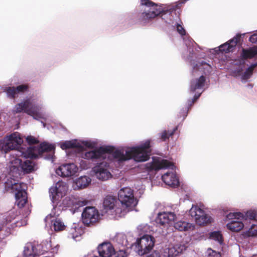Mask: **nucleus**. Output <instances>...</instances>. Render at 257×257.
Instances as JSON below:
<instances>
[{"label": "nucleus", "instance_id": "nucleus-30", "mask_svg": "<svg viewBox=\"0 0 257 257\" xmlns=\"http://www.w3.org/2000/svg\"><path fill=\"white\" fill-rule=\"evenodd\" d=\"M241 56L244 59L252 58L257 56V47L243 49Z\"/></svg>", "mask_w": 257, "mask_h": 257}, {"label": "nucleus", "instance_id": "nucleus-37", "mask_svg": "<svg viewBox=\"0 0 257 257\" xmlns=\"http://www.w3.org/2000/svg\"><path fill=\"white\" fill-rule=\"evenodd\" d=\"M207 257H220V254L219 252L212 250L211 248H209L206 251Z\"/></svg>", "mask_w": 257, "mask_h": 257}, {"label": "nucleus", "instance_id": "nucleus-42", "mask_svg": "<svg viewBox=\"0 0 257 257\" xmlns=\"http://www.w3.org/2000/svg\"><path fill=\"white\" fill-rule=\"evenodd\" d=\"M200 94L201 92H199V93L198 95L195 94L194 97V100H196L197 99H198V98L200 96Z\"/></svg>", "mask_w": 257, "mask_h": 257}, {"label": "nucleus", "instance_id": "nucleus-12", "mask_svg": "<svg viewBox=\"0 0 257 257\" xmlns=\"http://www.w3.org/2000/svg\"><path fill=\"white\" fill-rule=\"evenodd\" d=\"M190 215L199 225H203L212 221V218L198 206L193 205L189 210Z\"/></svg>", "mask_w": 257, "mask_h": 257}, {"label": "nucleus", "instance_id": "nucleus-11", "mask_svg": "<svg viewBox=\"0 0 257 257\" xmlns=\"http://www.w3.org/2000/svg\"><path fill=\"white\" fill-rule=\"evenodd\" d=\"M61 209L57 207H53L51 212L46 217V222L48 223L51 222V229L55 231H60L65 229V225L64 223L59 218H56L55 217L58 216L61 212Z\"/></svg>", "mask_w": 257, "mask_h": 257}, {"label": "nucleus", "instance_id": "nucleus-45", "mask_svg": "<svg viewBox=\"0 0 257 257\" xmlns=\"http://www.w3.org/2000/svg\"><path fill=\"white\" fill-rule=\"evenodd\" d=\"M82 167L83 168V169H86V167H85V166H82Z\"/></svg>", "mask_w": 257, "mask_h": 257}, {"label": "nucleus", "instance_id": "nucleus-28", "mask_svg": "<svg viewBox=\"0 0 257 257\" xmlns=\"http://www.w3.org/2000/svg\"><path fill=\"white\" fill-rule=\"evenodd\" d=\"M27 89V86L26 85H21L16 88L14 87H7L5 91L9 96L14 97L16 94L20 92H23Z\"/></svg>", "mask_w": 257, "mask_h": 257}, {"label": "nucleus", "instance_id": "nucleus-32", "mask_svg": "<svg viewBox=\"0 0 257 257\" xmlns=\"http://www.w3.org/2000/svg\"><path fill=\"white\" fill-rule=\"evenodd\" d=\"M243 216V219H246L248 223V226L251 223V221L256 220L257 218V212L254 210H250L244 213H242Z\"/></svg>", "mask_w": 257, "mask_h": 257}, {"label": "nucleus", "instance_id": "nucleus-14", "mask_svg": "<svg viewBox=\"0 0 257 257\" xmlns=\"http://www.w3.org/2000/svg\"><path fill=\"white\" fill-rule=\"evenodd\" d=\"M108 167L107 163L102 162L95 166L92 171L97 179L106 181L111 178V174L108 170Z\"/></svg>", "mask_w": 257, "mask_h": 257}, {"label": "nucleus", "instance_id": "nucleus-19", "mask_svg": "<svg viewBox=\"0 0 257 257\" xmlns=\"http://www.w3.org/2000/svg\"><path fill=\"white\" fill-rule=\"evenodd\" d=\"M117 203V200L115 197L112 196H107L104 199L103 206L106 212L110 211L112 215H114L116 219H118L119 218L116 217L115 211L116 208L118 207H116Z\"/></svg>", "mask_w": 257, "mask_h": 257}, {"label": "nucleus", "instance_id": "nucleus-43", "mask_svg": "<svg viewBox=\"0 0 257 257\" xmlns=\"http://www.w3.org/2000/svg\"><path fill=\"white\" fill-rule=\"evenodd\" d=\"M197 68L196 69V68H195V67H194V69H193V74H194V75H195V74H194V73H195V71L196 70H197Z\"/></svg>", "mask_w": 257, "mask_h": 257}, {"label": "nucleus", "instance_id": "nucleus-31", "mask_svg": "<svg viewBox=\"0 0 257 257\" xmlns=\"http://www.w3.org/2000/svg\"><path fill=\"white\" fill-rule=\"evenodd\" d=\"M243 235L247 237H253L257 235V224L251 223L247 227H245Z\"/></svg>", "mask_w": 257, "mask_h": 257}, {"label": "nucleus", "instance_id": "nucleus-16", "mask_svg": "<svg viewBox=\"0 0 257 257\" xmlns=\"http://www.w3.org/2000/svg\"><path fill=\"white\" fill-rule=\"evenodd\" d=\"M78 172V168L73 164H66L60 166L56 170V173L62 177H71Z\"/></svg>", "mask_w": 257, "mask_h": 257}, {"label": "nucleus", "instance_id": "nucleus-36", "mask_svg": "<svg viewBox=\"0 0 257 257\" xmlns=\"http://www.w3.org/2000/svg\"><path fill=\"white\" fill-rule=\"evenodd\" d=\"M46 249H44V251H50L51 252L55 253H57L58 250V245H55L54 247H52V244L50 242H48L46 244L45 246Z\"/></svg>", "mask_w": 257, "mask_h": 257}, {"label": "nucleus", "instance_id": "nucleus-33", "mask_svg": "<svg viewBox=\"0 0 257 257\" xmlns=\"http://www.w3.org/2000/svg\"><path fill=\"white\" fill-rule=\"evenodd\" d=\"M83 233V229L76 226L72 228L70 230V234L72 238L75 240H79L81 235Z\"/></svg>", "mask_w": 257, "mask_h": 257}, {"label": "nucleus", "instance_id": "nucleus-13", "mask_svg": "<svg viewBox=\"0 0 257 257\" xmlns=\"http://www.w3.org/2000/svg\"><path fill=\"white\" fill-rule=\"evenodd\" d=\"M99 217L98 210L93 207H86L82 213V221L87 225L96 222Z\"/></svg>", "mask_w": 257, "mask_h": 257}, {"label": "nucleus", "instance_id": "nucleus-6", "mask_svg": "<svg viewBox=\"0 0 257 257\" xmlns=\"http://www.w3.org/2000/svg\"><path fill=\"white\" fill-rule=\"evenodd\" d=\"M226 218L229 221L226 225V228L232 232H239L248 226L247 220H243L242 213L230 212L226 215Z\"/></svg>", "mask_w": 257, "mask_h": 257}, {"label": "nucleus", "instance_id": "nucleus-17", "mask_svg": "<svg viewBox=\"0 0 257 257\" xmlns=\"http://www.w3.org/2000/svg\"><path fill=\"white\" fill-rule=\"evenodd\" d=\"M174 165L166 160H161L153 158L152 162L146 164V168L148 170H159L161 169L171 168L174 169Z\"/></svg>", "mask_w": 257, "mask_h": 257}, {"label": "nucleus", "instance_id": "nucleus-23", "mask_svg": "<svg viewBox=\"0 0 257 257\" xmlns=\"http://www.w3.org/2000/svg\"><path fill=\"white\" fill-rule=\"evenodd\" d=\"M240 38L239 35H237L228 42L221 45L219 50L222 52L229 53L233 51Z\"/></svg>", "mask_w": 257, "mask_h": 257}, {"label": "nucleus", "instance_id": "nucleus-25", "mask_svg": "<svg viewBox=\"0 0 257 257\" xmlns=\"http://www.w3.org/2000/svg\"><path fill=\"white\" fill-rule=\"evenodd\" d=\"M162 178L164 183L169 186L175 187L179 185L178 178L173 172L165 174L162 176Z\"/></svg>", "mask_w": 257, "mask_h": 257}, {"label": "nucleus", "instance_id": "nucleus-24", "mask_svg": "<svg viewBox=\"0 0 257 257\" xmlns=\"http://www.w3.org/2000/svg\"><path fill=\"white\" fill-rule=\"evenodd\" d=\"M40 245L36 246L31 243H28L26 244L24 249V255L26 257H35V256L40 253Z\"/></svg>", "mask_w": 257, "mask_h": 257}, {"label": "nucleus", "instance_id": "nucleus-39", "mask_svg": "<svg viewBox=\"0 0 257 257\" xmlns=\"http://www.w3.org/2000/svg\"><path fill=\"white\" fill-rule=\"evenodd\" d=\"M27 142L32 145H34L38 143V141L32 136H29L26 139Z\"/></svg>", "mask_w": 257, "mask_h": 257}, {"label": "nucleus", "instance_id": "nucleus-18", "mask_svg": "<svg viewBox=\"0 0 257 257\" xmlns=\"http://www.w3.org/2000/svg\"><path fill=\"white\" fill-rule=\"evenodd\" d=\"M186 246L180 243L170 244L164 250V257H173L179 255L186 249Z\"/></svg>", "mask_w": 257, "mask_h": 257}, {"label": "nucleus", "instance_id": "nucleus-34", "mask_svg": "<svg viewBox=\"0 0 257 257\" xmlns=\"http://www.w3.org/2000/svg\"><path fill=\"white\" fill-rule=\"evenodd\" d=\"M210 238L217 241L220 244L223 242L222 235L219 231H215L211 232L210 234Z\"/></svg>", "mask_w": 257, "mask_h": 257}, {"label": "nucleus", "instance_id": "nucleus-8", "mask_svg": "<svg viewBox=\"0 0 257 257\" xmlns=\"http://www.w3.org/2000/svg\"><path fill=\"white\" fill-rule=\"evenodd\" d=\"M23 141L18 133L12 134L0 141V148L5 153L16 149Z\"/></svg>", "mask_w": 257, "mask_h": 257}, {"label": "nucleus", "instance_id": "nucleus-3", "mask_svg": "<svg viewBox=\"0 0 257 257\" xmlns=\"http://www.w3.org/2000/svg\"><path fill=\"white\" fill-rule=\"evenodd\" d=\"M96 146L94 142L73 140L65 141L60 144L63 150L76 148L78 152H82L81 157L86 159H113L118 161H125L133 158L136 161H147L150 156V142L146 141L139 146L132 148H125L121 150L109 151L106 149L100 148L98 149L83 152L87 149H93Z\"/></svg>", "mask_w": 257, "mask_h": 257}, {"label": "nucleus", "instance_id": "nucleus-7", "mask_svg": "<svg viewBox=\"0 0 257 257\" xmlns=\"http://www.w3.org/2000/svg\"><path fill=\"white\" fill-rule=\"evenodd\" d=\"M154 245L153 238L149 235H144L137 239L135 243L136 250L140 255L149 253Z\"/></svg>", "mask_w": 257, "mask_h": 257}, {"label": "nucleus", "instance_id": "nucleus-27", "mask_svg": "<svg viewBox=\"0 0 257 257\" xmlns=\"http://www.w3.org/2000/svg\"><path fill=\"white\" fill-rule=\"evenodd\" d=\"M205 79L202 75L199 78H196L193 79L190 84V90L192 92H194L197 89H200L204 86Z\"/></svg>", "mask_w": 257, "mask_h": 257}, {"label": "nucleus", "instance_id": "nucleus-44", "mask_svg": "<svg viewBox=\"0 0 257 257\" xmlns=\"http://www.w3.org/2000/svg\"><path fill=\"white\" fill-rule=\"evenodd\" d=\"M147 257H153V254H151V255H149Z\"/></svg>", "mask_w": 257, "mask_h": 257}, {"label": "nucleus", "instance_id": "nucleus-20", "mask_svg": "<svg viewBox=\"0 0 257 257\" xmlns=\"http://www.w3.org/2000/svg\"><path fill=\"white\" fill-rule=\"evenodd\" d=\"M61 199H60V201H59V203L56 204H53L54 207H57V208H60V206H63L64 207H75V208H77V205H78V207L81 205H84L85 204L83 202H81V205L79 204L80 202H77L76 199L73 197L72 196H66L64 198H63L62 200V202L60 203L61 201Z\"/></svg>", "mask_w": 257, "mask_h": 257}, {"label": "nucleus", "instance_id": "nucleus-5", "mask_svg": "<svg viewBox=\"0 0 257 257\" xmlns=\"http://www.w3.org/2000/svg\"><path fill=\"white\" fill-rule=\"evenodd\" d=\"M42 107L37 104L35 99L29 98L16 105L13 108L14 113L24 112L36 119L46 118V116L41 111Z\"/></svg>", "mask_w": 257, "mask_h": 257}, {"label": "nucleus", "instance_id": "nucleus-4", "mask_svg": "<svg viewBox=\"0 0 257 257\" xmlns=\"http://www.w3.org/2000/svg\"><path fill=\"white\" fill-rule=\"evenodd\" d=\"M118 199L121 204L115 210L116 218L124 216L138 204L137 199L134 197L133 190L129 187H124L119 190Z\"/></svg>", "mask_w": 257, "mask_h": 257}, {"label": "nucleus", "instance_id": "nucleus-29", "mask_svg": "<svg viewBox=\"0 0 257 257\" xmlns=\"http://www.w3.org/2000/svg\"><path fill=\"white\" fill-rule=\"evenodd\" d=\"M256 64L251 65L246 70V71L243 73H241L239 71L237 72V74H235V76L239 77L242 81H246L251 77L252 74L253 70L256 66Z\"/></svg>", "mask_w": 257, "mask_h": 257}, {"label": "nucleus", "instance_id": "nucleus-1", "mask_svg": "<svg viewBox=\"0 0 257 257\" xmlns=\"http://www.w3.org/2000/svg\"><path fill=\"white\" fill-rule=\"evenodd\" d=\"M54 149L53 145L44 143L37 146H31L25 153L17 151L10 155L7 163L9 176L6 187L15 193L16 203L19 207H24L27 202V187L26 184L19 183L15 179L19 178L22 171L28 173L34 169V163L26 158H35L43 152H53Z\"/></svg>", "mask_w": 257, "mask_h": 257}, {"label": "nucleus", "instance_id": "nucleus-21", "mask_svg": "<svg viewBox=\"0 0 257 257\" xmlns=\"http://www.w3.org/2000/svg\"><path fill=\"white\" fill-rule=\"evenodd\" d=\"M98 251L101 257H110L114 252V249L111 243H103L98 247Z\"/></svg>", "mask_w": 257, "mask_h": 257}, {"label": "nucleus", "instance_id": "nucleus-35", "mask_svg": "<svg viewBox=\"0 0 257 257\" xmlns=\"http://www.w3.org/2000/svg\"><path fill=\"white\" fill-rule=\"evenodd\" d=\"M16 216V214H15V210H12L10 212H9L7 215L6 216L5 218H4V223L7 224L9 222L12 221V220L14 219Z\"/></svg>", "mask_w": 257, "mask_h": 257}, {"label": "nucleus", "instance_id": "nucleus-46", "mask_svg": "<svg viewBox=\"0 0 257 257\" xmlns=\"http://www.w3.org/2000/svg\"><path fill=\"white\" fill-rule=\"evenodd\" d=\"M141 226H140L139 227V228L141 229Z\"/></svg>", "mask_w": 257, "mask_h": 257}, {"label": "nucleus", "instance_id": "nucleus-9", "mask_svg": "<svg viewBox=\"0 0 257 257\" xmlns=\"http://www.w3.org/2000/svg\"><path fill=\"white\" fill-rule=\"evenodd\" d=\"M141 4L146 6L145 12L142 15L145 22L155 18L163 11L161 6H158L149 0H141Z\"/></svg>", "mask_w": 257, "mask_h": 257}, {"label": "nucleus", "instance_id": "nucleus-40", "mask_svg": "<svg viewBox=\"0 0 257 257\" xmlns=\"http://www.w3.org/2000/svg\"><path fill=\"white\" fill-rule=\"evenodd\" d=\"M177 30L178 32V33L181 35H184L185 34V30L182 27V26L181 25H180V24H177Z\"/></svg>", "mask_w": 257, "mask_h": 257}, {"label": "nucleus", "instance_id": "nucleus-38", "mask_svg": "<svg viewBox=\"0 0 257 257\" xmlns=\"http://www.w3.org/2000/svg\"><path fill=\"white\" fill-rule=\"evenodd\" d=\"M176 130V128L174 129L169 133H167L166 131L163 132L161 134V139L163 140H165L166 139H168L169 136H172L174 134Z\"/></svg>", "mask_w": 257, "mask_h": 257}, {"label": "nucleus", "instance_id": "nucleus-10", "mask_svg": "<svg viewBox=\"0 0 257 257\" xmlns=\"http://www.w3.org/2000/svg\"><path fill=\"white\" fill-rule=\"evenodd\" d=\"M68 191V186L62 181H58L49 190L50 197L53 204H58L60 199H63Z\"/></svg>", "mask_w": 257, "mask_h": 257}, {"label": "nucleus", "instance_id": "nucleus-22", "mask_svg": "<svg viewBox=\"0 0 257 257\" xmlns=\"http://www.w3.org/2000/svg\"><path fill=\"white\" fill-rule=\"evenodd\" d=\"M91 182L90 177L86 176H81L74 180L73 188L74 190L82 189L87 187Z\"/></svg>", "mask_w": 257, "mask_h": 257}, {"label": "nucleus", "instance_id": "nucleus-15", "mask_svg": "<svg viewBox=\"0 0 257 257\" xmlns=\"http://www.w3.org/2000/svg\"><path fill=\"white\" fill-rule=\"evenodd\" d=\"M176 220L177 216L174 212H163L158 214V222L166 227V232H168L169 228L172 227Z\"/></svg>", "mask_w": 257, "mask_h": 257}, {"label": "nucleus", "instance_id": "nucleus-26", "mask_svg": "<svg viewBox=\"0 0 257 257\" xmlns=\"http://www.w3.org/2000/svg\"><path fill=\"white\" fill-rule=\"evenodd\" d=\"M174 227L179 231H192L194 229L195 225L193 224L182 221L174 223Z\"/></svg>", "mask_w": 257, "mask_h": 257}, {"label": "nucleus", "instance_id": "nucleus-2", "mask_svg": "<svg viewBox=\"0 0 257 257\" xmlns=\"http://www.w3.org/2000/svg\"><path fill=\"white\" fill-rule=\"evenodd\" d=\"M54 149L53 145L44 143L37 146H31L25 153L17 151L10 155L7 163L9 176L6 187L15 193L16 203L19 207H24L27 202V187L26 184L19 183L15 179L19 178L22 171L28 173L34 169V163L26 158H35L43 152H53Z\"/></svg>", "mask_w": 257, "mask_h": 257}, {"label": "nucleus", "instance_id": "nucleus-41", "mask_svg": "<svg viewBox=\"0 0 257 257\" xmlns=\"http://www.w3.org/2000/svg\"><path fill=\"white\" fill-rule=\"evenodd\" d=\"M249 41L253 43H256L257 42V34L252 35L249 38Z\"/></svg>", "mask_w": 257, "mask_h": 257}]
</instances>
